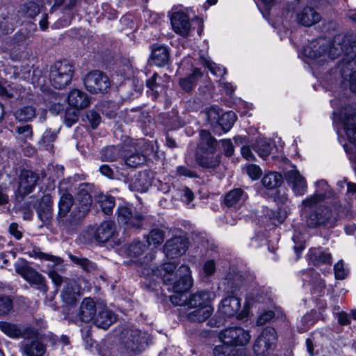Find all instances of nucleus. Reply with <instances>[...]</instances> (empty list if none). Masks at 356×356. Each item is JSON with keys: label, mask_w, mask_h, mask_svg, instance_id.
<instances>
[{"label": "nucleus", "mask_w": 356, "mask_h": 356, "mask_svg": "<svg viewBox=\"0 0 356 356\" xmlns=\"http://www.w3.org/2000/svg\"><path fill=\"white\" fill-rule=\"evenodd\" d=\"M302 54L311 59L327 61L334 59L341 54L343 58L339 67L327 74L325 80L332 83L341 77L348 79L350 90L356 93V39L352 36L337 35L332 42L325 38H318L304 47Z\"/></svg>", "instance_id": "obj_1"}, {"label": "nucleus", "mask_w": 356, "mask_h": 356, "mask_svg": "<svg viewBox=\"0 0 356 356\" xmlns=\"http://www.w3.org/2000/svg\"><path fill=\"white\" fill-rule=\"evenodd\" d=\"M176 264L172 262L164 264L156 270H152L154 273L160 276L165 285L172 286L173 292H186L191 287L193 280L191 276L190 268L186 265H181L177 271L179 279L175 281L176 275L174 274Z\"/></svg>", "instance_id": "obj_2"}, {"label": "nucleus", "mask_w": 356, "mask_h": 356, "mask_svg": "<svg viewBox=\"0 0 356 356\" xmlns=\"http://www.w3.org/2000/svg\"><path fill=\"white\" fill-rule=\"evenodd\" d=\"M74 74V66L67 60L56 62L50 67L49 80L52 86L57 89L65 88L72 81Z\"/></svg>", "instance_id": "obj_3"}, {"label": "nucleus", "mask_w": 356, "mask_h": 356, "mask_svg": "<svg viewBox=\"0 0 356 356\" xmlns=\"http://www.w3.org/2000/svg\"><path fill=\"white\" fill-rule=\"evenodd\" d=\"M241 286L242 280L238 275L235 276L233 280L228 281V292H230L232 295L222 299L220 306V310L226 316H233L239 311L241 308V299L236 296Z\"/></svg>", "instance_id": "obj_4"}, {"label": "nucleus", "mask_w": 356, "mask_h": 356, "mask_svg": "<svg viewBox=\"0 0 356 356\" xmlns=\"http://www.w3.org/2000/svg\"><path fill=\"white\" fill-rule=\"evenodd\" d=\"M121 336L125 348L132 352L143 351L150 340L149 334L134 327L124 328Z\"/></svg>", "instance_id": "obj_5"}, {"label": "nucleus", "mask_w": 356, "mask_h": 356, "mask_svg": "<svg viewBox=\"0 0 356 356\" xmlns=\"http://www.w3.org/2000/svg\"><path fill=\"white\" fill-rule=\"evenodd\" d=\"M15 272L22 277L27 282L40 291L45 293L48 291V286L44 277L36 271L26 262H17L15 264Z\"/></svg>", "instance_id": "obj_6"}, {"label": "nucleus", "mask_w": 356, "mask_h": 356, "mask_svg": "<svg viewBox=\"0 0 356 356\" xmlns=\"http://www.w3.org/2000/svg\"><path fill=\"white\" fill-rule=\"evenodd\" d=\"M117 220L127 228L139 229L143 226L145 216L131 205L118 207L116 210Z\"/></svg>", "instance_id": "obj_7"}, {"label": "nucleus", "mask_w": 356, "mask_h": 356, "mask_svg": "<svg viewBox=\"0 0 356 356\" xmlns=\"http://www.w3.org/2000/svg\"><path fill=\"white\" fill-rule=\"evenodd\" d=\"M277 341V333L272 327H265L257 337L253 346L257 356H266L269 350L274 349Z\"/></svg>", "instance_id": "obj_8"}, {"label": "nucleus", "mask_w": 356, "mask_h": 356, "mask_svg": "<svg viewBox=\"0 0 356 356\" xmlns=\"http://www.w3.org/2000/svg\"><path fill=\"white\" fill-rule=\"evenodd\" d=\"M335 218L331 209L326 207H318L306 217V224L308 227L316 228L320 226H334Z\"/></svg>", "instance_id": "obj_9"}, {"label": "nucleus", "mask_w": 356, "mask_h": 356, "mask_svg": "<svg viewBox=\"0 0 356 356\" xmlns=\"http://www.w3.org/2000/svg\"><path fill=\"white\" fill-rule=\"evenodd\" d=\"M37 332L31 337H24L19 343L22 356H48L47 345L39 338L35 337Z\"/></svg>", "instance_id": "obj_10"}, {"label": "nucleus", "mask_w": 356, "mask_h": 356, "mask_svg": "<svg viewBox=\"0 0 356 356\" xmlns=\"http://www.w3.org/2000/svg\"><path fill=\"white\" fill-rule=\"evenodd\" d=\"M84 85L89 92L97 93L107 92L111 83L106 74L96 70L88 73L86 76L84 78Z\"/></svg>", "instance_id": "obj_11"}, {"label": "nucleus", "mask_w": 356, "mask_h": 356, "mask_svg": "<svg viewBox=\"0 0 356 356\" xmlns=\"http://www.w3.org/2000/svg\"><path fill=\"white\" fill-rule=\"evenodd\" d=\"M220 339L223 343L231 346H244L250 339L248 332L241 327H233L225 329L220 334Z\"/></svg>", "instance_id": "obj_12"}, {"label": "nucleus", "mask_w": 356, "mask_h": 356, "mask_svg": "<svg viewBox=\"0 0 356 356\" xmlns=\"http://www.w3.org/2000/svg\"><path fill=\"white\" fill-rule=\"evenodd\" d=\"M19 179V186L16 191V196L17 198L19 197L22 200L33 191L39 179V175L31 170H23Z\"/></svg>", "instance_id": "obj_13"}, {"label": "nucleus", "mask_w": 356, "mask_h": 356, "mask_svg": "<svg viewBox=\"0 0 356 356\" xmlns=\"http://www.w3.org/2000/svg\"><path fill=\"white\" fill-rule=\"evenodd\" d=\"M116 226L112 220L103 221L97 227H90L87 234L93 235L94 238L99 243H106L114 236Z\"/></svg>", "instance_id": "obj_14"}, {"label": "nucleus", "mask_w": 356, "mask_h": 356, "mask_svg": "<svg viewBox=\"0 0 356 356\" xmlns=\"http://www.w3.org/2000/svg\"><path fill=\"white\" fill-rule=\"evenodd\" d=\"M188 248V241L182 236L168 240L163 246V252L168 258H177L184 254Z\"/></svg>", "instance_id": "obj_15"}, {"label": "nucleus", "mask_w": 356, "mask_h": 356, "mask_svg": "<svg viewBox=\"0 0 356 356\" xmlns=\"http://www.w3.org/2000/svg\"><path fill=\"white\" fill-rule=\"evenodd\" d=\"M77 202L72 213L74 222L81 220L89 212L92 202V197L87 191L82 189L78 193Z\"/></svg>", "instance_id": "obj_16"}, {"label": "nucleus", "mask_w": 356, "mask_h": 356, "mask_svg": "<svg viewBox=\"0 0 356 356\" xmlns=\"http://www.w3.org/2000/svg\"><path fill=\"white\" fill-rule=\"evenodd\" d=\"M9 73H12L15 78H19L22 80H31L33 83L42 85L44 82L43 78L40 76L41 72L38 70H34L32 72L29 66H10L8 69Z\"/></svg>", "instance_id": "obj_17"}, {"label": "nucleus", "mask_w": 356, "mask_h": 356, "mask_svg": "<svg viewBox=\"0 0 356 356\" xmlns=\"http://www.w3.org/2000/svg\"><path fill=\"white\" fill-rule=\"evenodd\" d=\"M173 31L182 37L189 36L191 31V24L188 15L183 12H175L170 17Z\"/></svg>", "instance_id": "obj_18"}, {"label": "nucleus", "mask_w": 356, "mask_h": 356, "mask_svg": "<svg viewBox=\"0 0 356 356\" xmlns=\"http://www.w3.org/2000/svg\"><path fill=\"white\" fill-rule=\"evenodd\" d=\"M0 330L13 339L24 338L35 334V331L31 327H22L17 324L7 321H0Z\"/></svg>", "instance_id": "obj_19"}, {"label": "nucleus", "mask_w": 356, "mask_h": 356, "mask_svg": "<svg viewBox=\"0 0 356 356\" xmlns=\"http://www.w3.org/2000/svg\"><path fill=\"white\" fill-rule=\"evenodd\" d=\"M98 309H97L95 302L90 298H86L81 302L79 312L78 313V321L76 323H89L92 321L96 316Z\"/></svg>", "instance_id": "obj_20"}, {"label": "nucleus", "mask_w": 356, "mask_h": 356, "mask_svg": "<svg viewBox=\"0 0 356 356\" xmlns=\"http://www.w3.org/2000/svg\"><path fill=\"white\" fill-rule=\"evenodd\" d=\"M248 198L247 193L241 188L231 190L225 195V204L234 210L239 209Z\"/></svg>", "instance_id": "obj_21"}, {"label": "nucleus", "mask_w": 356, "mask_h": 356, "mask_svg": "<svg viewBox=\"0 0 356 356\" xmlns=\"http://www.w3.org/2000/svg\"><path fill=\"white\" fill-rule=\"evenodd\" d=\"M151 186L149 174L147 171H140L136 173L130 179L129 188L133 191L144 193Z\"/></svg>", "instance_id": "obj_22"}, {"label": "nucleus", "mask_w": 356, "mask_h": 356, "mask_svg": "<svg viewBox=\"0 0 356 356\" xmlns=\"http://www.w3.org/2000/svg\"><path fill=\"white\" fill-rule=\"evenodd\" d=\"M33 207L36 209L39 218L43 222H48L52 218L53 202L50 195H43L38 205L35 204Z\"/></svg>", "instance_id": "obj_23"}, {"label": "nucleus", "mask_w": 356, "mask_h": 356, "mask_svg": "<svg viewBox=\"0 0 356 356\" xmlns=\"http://www.w3.org/2000/svg\"><path fill=\"white\" fill-rule=\"evenodd\" d=\"M286 181L292 186L296 195H302L307 189L305 178L296 170L288 171L285 175Z\"/></svg>", "instance_id": "obj_24"}, {"label": "nucleus", "mask_w": 356, "mask_h": 356, "mask_svg": "<svg viewBox=\"0 0 356 356\" xmlns=\"http://www.w3.org/2000/svg\"><path fill=\"white\" fill-rule=\"evenodd\" d=\"M218 145L217 140L206 130L200 131V140L197 151H202L209 154H214Z\"/></svg>", "instance_id": "obj_25"}, {"label": "nucleus", "mask_w": 356, "mask_h": 356, "mask_svg": "<svg viewBox=\"0 0 356 356\" xmlns=\"http://www.w3.org/2000/svg\"><path fill=\"white\" fill-rule=\"evenodd\" d=\"M150 58L156 66L163 67L168 65L170 61L169 48L161 44L152 45Z\"/></svg>", "instance_id": "obj_26"}, {"label": "nucleus", "mask_w": 356, "mask_h": 356, "mask_svg": "<svg viewBox=\"0 0 356 356\" xmlns=\"http://www.w3.org/2000/svg\"><path fill=\"white\" fill-rule=\"evenodd\" d=\"M214 294L207 291H198L192 293L188 300V306L191 307H203L211 305V301L214 298Z\"/></svg>", "instance_id": "obj_27"}, {"label": "nucleus", "mask_w": 356, "mask_h": 356, "mask_svg": "<svg viewBox=\"0 0 356 356\" xmlns=\"http://www.w3.org/2000/svg\"><path fill=\"white\" fill-rule=\"evenodd\" d=\"M115 321L116 316L113 312L105 308H99L93 323L99 328L106 330Z\"/></svg>", "instance_id": "obj_28"}, {"label": "nucleus", "mask_w": 356, "mask_h": 356, "mask_svg": "<svg viewBox=\"0 0 356 356\" xmlns=\"http://www.w3.org/2000/svg\"><path fill=\"white\" fill-rule=\"evenodd\" d=\"M321 20V15L314 8L305 7L296 15V22L305 26H311Z\"/></svg>", "instance_id": "obj_29"}, {"label": "nucleus", "mask_w": 356, "mask_h": 356, "mask_svg": "<svg viewBox=\"0 0 356 356\" xmlns=\"http://www.w3.org/2000/svg\"><path fill=\"white\" fill-rule=\"evenodd\" d=\"M69 104L75 109H83L90 104L88 96L83 91L74 89L70 91L67 97Z\"/></svg>", "instance_id": "obj_30"}, {"label": "nucleus", "mask_w": 356, "mask_h": 356, "mask_svg": "<svg viewBox=\"0 0 356 356\" xmlns=\"http://www.w3.org/2000/svg\"><path fill=\"white\" fill-rule=\"evenodd\" d=\"M202 75L203 74L200 68H194L191 74L179 79V84L185 92H191Z\"/></svg>", "instance_id": "obj_31"}, {"label": "nucleus", "mask_w": 356, "mask_h": 356, "mask_svg": "<svg viewBox=\"0 0 356 356\" xmlns=\"http://www.w3.org/2000/svg\"><path fill=\"white\" fill-rule=\"evenodd\" d=\"M195 161L201 167L204 168H214L220 163V156L214 154H209L202 151H196Z\"/></svg>", "instance_id": "obj_32"}, {"label": "nucleus", "mask_w": 356, "mask_h": 356, "mask_svg": "<svg viewBox=\"0 0 356 356\" xmlns=\"http://www.w3.org/2000/svg\"><path fill=\"white\" fill-rule=\"evenodd\" d=\"M197 308V309L188 314V319L191 322H204L211 316L213 312V309L211 305H206V307Z\"/></svg>", "instance_id": "obj_33"}, {"label": "nucleus", "mask_w": 356, "mask_h": 356, "mask_svg": "<svg viewBox=\"0 0 356 356\" xmlns=\"http://www.w3.org/2000/svg\"><path fill=\"white\" fill-rule=\"evenodd\" d=\"M343 127L348 140L356 145V113L347 115Z\"/></svg>", "instance_id": "obj_34"}, {"label": "nucleus", "mask_w": 356, "mask_h": 356, "mask_svg": "<svg viewBox=\"0 0 356 356\" xmlns=\"http://www.w3.org/2000/svg\"><path fill=\"white\" fill-rule=\"evenodd\" d=\"M74 204L72 195L69 193H63L58 201V218L65 217Z\"/></svg>", "instance_id": "obj_35"}, {"label": "nucleus", "mask_w": 356, "mask_h": 356, "mask_svg": "<svg viewBox=\"0 0 356 356\" xmlns=\"http://www.w3.org/2000/svg\"><path fill=\"white\" fill-rule=\"evenodd\" d=\"M14 115L19 122H29L36 116V109L33 106H24L15 111Z\"/></svg>", "instance_id": "obj_36"}, {"label": "nucleus", "mask_w": 356, "mask_h": 356, "mask_svg": "<svg viewBox=\"0 0 356 356\" xmlns=\"http://www.w3.org/2000/svg\"><path fill=\"white\" fill-rule=\"evenodd\" d=\"M124 161L127 166L137 168L146 162V156L141 153L130 151L124 156Z\"/></svg>", "instance_id": "obj_37"}, {"label": "nucleus", "mask_w": 356, "mask_h": 356, "mask_svg": "<svg viewBox=\"0 0 356 356\" xmlns=\"http://www.w3.org/2000/svg\"><path fill=\"white\" fill-rule=\"evenodd\" d=\"M282 181V176L276 172H271L265 175L261 179L263 186L270 190L280 186Z\"/></svg>", "instance_id": "obj_38"}, {"label": "nucleus", "mask_w": 356, "mask_h": 356, "mask_svg": "<svg viewBox=\"0 0 356 356\" xmlns=\"http://www.w3.org/2000/svg\"><path fill=\"white\" fill-rule=\"evenodd\" d=\"M121 155V148L119 146H108L101 152V159L103 161L112 162L116 161Z\"/></svg>", "instance_id": "obj_39"}, {"label": "nucleus", "mask_w": 356, "mask_h": 356, "mask_svg": "<svg viewBox=\"0 0 356 356\" xmlns=\"http://www.w3.org/2000/svg\"><path fill=\"white\" fill-rule=\"evenodd\" d=\"M310 259L314 265L330 264L332 261V255L327 251L317 250L311 252Z\"/></svg>", "instance_id": "obj_40"}, {"label": "nucleus", "mask_w": 356, "mask_h": 356, "mask_svg": "<svg viewBox=\"0 0 356 356\" xmlns=\"http://www.w3.org/2000/svg\"><path fill=\"white\" fill-rule=\"evenodd\" d=\"M236 120V115L235 113L229 111L221 114L218 124L221 127L225 132H227L232 127Z\"/></svg>", "instance_id": "obj_41"}, {"label": "nucleus", "mask_w": 356, "mask_h": 356, "mask_svg": "<svg viewBox=\"0 0 356 356\" xmlns=\"http://www.w3.org/2000/svg\"><path fill=\"white\" fill-rule=\"evenodd\" d=\"M16 138L22 143H26L33 137V129L30 124L17 126L15 128Z\"/></svg>", "instance_id": "obj_42"}, {"label": "nucleus", "mask_w": 356, "mask_h": 356, "mask_svg": "<svg viewBox=\"0 0 356 356\" xmlns=\"http://www.w3.org/2000/svg\"><path fill=\"white\" fill-rule=\"evenodd\" d=\"M147 245L145 243L134 241L127 248V254L131 257L138 258L141 256L147 250Z\"/></svg>", "instance_id": "obj_43"}, {"label": "nucleus", "mask_w": 356, "mask_h": 356, "mask_svg": "<svg viewBox=\"0 0 356 356\" xmlns=\"http://www.w3.org/2000/svg\"><path fill=\"white\" fill-rule=\"evenodd\" d=\"M98 203L103 213L106 215L112 213L115 207V199L113 197L107 195H100L98 197Z\"/></svg>", "instance_id": "obj_44"}, {"label": "nucleus", "mask_w": 356, "mask_h": 356, "mask_svg": "<svg viewBox=\"0 0 356 356\" xmlns=\"http://www.w3.org/2000/svg\"><path fill=\"white\" fill-rule=\"evenodd\" d=\"M69 257L72 262L81 266L86 272H91L97 268L95 264L86 258L79 257L72 254H69Z\"/></svg>", "instance_id": "obj_45"}, {"label": "nucleus", "mask_w": 356, "mask_h": 356, "mask_svg": "<svg viewBox=\"0 0 356 356\" xmlns=\"http://www.w3.org/2000/svg\"><path fill=\"white\" fill-rule=\"evenodd\" d=\"M19 13L22 16L33 18L40 13V8L35 2L30 1L22 5Z\"/></svg>", "instance_id": "obj_46"}, {"label": "nucleus", "mask_w": 356, "mask_h": 356, "mask_svg": "<svg viewBox=\"0 0 356 356\" xmlns=\"http://www.w3.org/2000/svg\"><path fill=\"white\" fill-rule=\"evenodd\" d=\"M165 238V233L163 230L155 228L152 229L147 238V242L149 245H153L154 247L161 245Z\"/></svg>", "instance_id": "obj_47"}, {"label": "nucleus", "mask_w": 356, "mask_h": 356, "mask_svg": "<svg viewBox=\"0 0 356 356\" xmlns=\"http://www.w3.org/2000/svg\"><path fill=\"white\" fill-rule=\"evenodd\" d=\"M13 308V301L9 296L0 295V316L8 315Z\"/></svg>", "instance_id": "obj_48"}, {"label": "nucleus", "mask_w": 356, "mask_h": 356, "mask_svg": "<svg viewBox=\"0 0 356 356\" xmlns=\"http://www.w3.org/2000/svg\"><path fill=\"white\" fill-rule=\"evenodd\" d=\"M254 149L261 158L265 159L270 154L272 145L265 140H259Z\"/></svg>", "instance_id": "obj_49"}, {"label": "nucleus", "mask_w": 356, "mask_h": 356, "mask_svg": "<svg viewBox=\"0 0 356 356\" xmlns=\"http://www.w3.org/2000/svg\"><path fill=\"white\" fill-rule=\"evenodd\" d=\"M63 300L68 305H72L76 301L77 293L74 291L71 284H67L61 293Z\"/></svg>", "instance_id": "obj_50"}, {"label": "nucleus", "mask_w": 356, "mask_h": 356, "mask_svg": "<svg viewBox=\"0 0 356 356\" xmlns=\"http://www.w3.org/2000/svg\"><path fill=\"white\" fill-rule=\"evenodd\" d=\"M57 137L56 133L51 129H47L43 135L41 140V145L47 150L51 151L53 149V143L55 141Z\"/></svg>", "instance_id": "obj_51"}, {"label": "nucleus", "mask_w": 356, "mask_h": 356, "mask_svg": "<svg viewBox=\"0 0 356 356\" xmlns=\"http://www.w3.org/2000/svg\"><path fill=\"white\" fill-rule=\"evenodd\" d=\"M213 353L214 356H236V350L232 346L223 343L216 346Z\"/></svg>", "instance_id": "obj_52"}, {"label": "nucleus", "mask_w": 356, "mask_h": 356, "mask_svg": "<svg viewBox=\"0 0 356 356\" xmlns=\"http://www.w3.org/2000/svg\"><path fill=\"white\" fill-rule=\"evenodd\" d=\"M205 115L207 120L213 126L218 124L219 119L220 118V111L218 107L211 106L207 109L205 111Z\"/></svg>", "instance_id": "obj_53"}, {"label": "nucleus", "mask_w": 356, "mask_h": 356, "mask_svg": "<svg viewBox=\"0 0 356 356\" xmlns=\"http://www.w3.org/2000/svg\"><path fill=\"white\" fill-rule=\"evenodd\" d=\"M170 302L177 306L188 305V297L181 292H174L170 297Z\"/></svg>", "instance_id": "obj_54"}, {"label": "nucleus", "mask_w": 356, "mask_h": 356, "mask_svg": "<svg viewBox=\"0 0 356 356\" xmlns=\"http://www.w3.org/2000/svg\"><path fill=\"white\" fill-rule=\"evenodd\" d=\"M325 198V195L316 193L311 195L302 201V204L305 207L312 208L316 206L318 202L323 201Z\"/></svg>", "instance_id": "obj_55"}, {"label": "nucleus", "mask_w": 356, "mask_h": 356, "mask_svg": "<svg viewBox=\"0 0 356 356\" xmlns=\"http://www.w3.org/2000/svg\"><path fill=\"white\" fill-rule=\"evenodd\" d=\"M78 120V115L76 109H67L65 113L64 121L67 127H71Z\"/></svg>", "instance_id": "obj_56"}, {"label": "nucleus", "mask_w": 356, "mask_h": 356, "mask_svg": "<svg viewBox=\"0 0 356 356\" xmlns=\"http://www.w3.org/2000/svg\"><path fill=\"white\" fill-rule=\"evenodd\" d=\"M246 172L252 180H257L261 177L262 170L259 166L250 164L246 167Z\"/></svg>", "instance_id": "obj_57"}, {"label": "nucleus", "mask_w": 356, "mask_h": 356, "mask_svg": "<svg viewBox=\"0 0 356 356\" xmlns=\"http://www.w3.org/2000/svg\"><path fill=\"white\" fill-rule=\"evenodd\" d=\"M334 276L337 280H343L347 276V271L345 270L342 261L337 262L334 266Z\"/></svg>", "instance_id": "obj_58"}, {"label": "nucleus", "mask_w": 356, "mask_h": 356, "mask_svg": "<svg viewBox=\"0 0 356 356\" xmlns=\"http://www.w3.org/2000/svg\"><path fill=\"white\" fill-rule=\"evenodd\" d=\"M205 65L209 69L211 73L217 76H222L226 74V70L225 68H222L220 66H218L214 63L206 61Z\"/></svg>", "instance_id": "obj_59"}, {"label": "nucleus", "mask_w": 356, "mask_h": 356, "mask_svg": "<svg viewBox=\"0 0 356 356\" xmlns=\"http://www.w3.org/2000/svg\"><path fill=\"white\" fill-rule=\"evenodd\" d=\"M0 29L5 34H8L14 30L13 25L8 17H4L2 20H0Z\"/></svg>", "instance_id": "obj_60"}, {"label": "nucleus", "mask_w": 356, "mask_h": 356, "mask_svg": "<svg viewBox=\"0 0 356 356\" xmlns=\"http://www.w3.org/2000/svg\"><path fill=\"white\" fill-rule=\"evenodd\" d=\"M275 316V314L273 311H267L262 313L257 318V325H262L270 321Z\"/></svg>", "instance_id": "obj_61"}, {"label": "nucleus", "mask_w": 356, "mask_h": 356, "mask_svg": "<svg viewBox=\"0 0 356 356\" xmlns=\"http://www.w3.org/2000/svg\"><path fill=\"white\" fill-rule=\"evenodd\" d=\"M86 117L93 129H95L99 124L101 118L97 112L90 111L88 112Z\"/></svg>", "instance_id": "obj_62"}, {"label": "nucleus", "mask_w": 356, "mask_h": 356, "mask_svg": "<svg viewBox=\"0 0 356 356\" xmlns=\"http://www.w3.org/2000/svg\"><path fill=\"white\" fill-rule=\"evenodd\" d=\"M177 174L179 176H185L191 178L197 177L195 171L191 170L185 166H178L177 168Z\"/></svg>", "instance_id": "obj_63"}, {"label": "nucleus", "mask_w": 356, "mask_h": 356, "mask_svg": "<svg viewBox=\"0 0 356 356\" xmlns=\"http://www.w3.org/2000/svg\"><path fill=\"white\" fill-rule=\"evenodd\" d=\"M203 271L206 276L213 275L216 271L215 263L213 260L206 261L203 266Z\"/></svg>", "instance_id": "obj_64"}]
</instances>
